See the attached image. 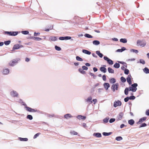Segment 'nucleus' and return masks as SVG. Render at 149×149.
<instances>
[{"label": "nucleus", "instance_id": "f257e3e1", "mask_svg": "<svg viewBox=\"0 0 149 149\" xmlns=\"http://www.w3.org/2000/svg\"><path fill=\"white\" fill-rule=\"evenodd\" d=\"M20 59L19 58H17L14 59L12 61H10L9 64L10 66H13L18 63V61H20Z\"/></svg>", "mask_w": 149, "mask_h": 149}, {"label": "nucleus", "instance_id": "f03ea898", "mask_svg": "<svg viewBox=\"0 0 149 149\" xmlns=\"http://www.w3.org/2000/svg\"><path fill=\"white\" fill-rule=\"evenodd\" d=\"M137 84L134 83L131 85L129 87V91H132L133 92H135L137 90L136 87L137 86Z\"/></svg>", "mask_w": 149, "mask_h": 149}, {"label": "nucleus", "instance_id": "7ed1b4c3", "mask_svg": "<svg viewBox=\"0 0 149 149\" xmlns=\"http://www.w3.org/2000/svg\"><path fill=\"white\" fill-rule=\"evenodd\" d=\"M138 46H140L141 47H143L145 46L146 42L145 40H138L137 42Z\"/></svg>", "mask_w": 149, "mask_h": 149}, {"label": "nucleus", "instance_id": "20e7f679", "mask_svg": "<svg viewBox=\"0 0 149 149\" xmlns=\"http://www.w3.org/2000/svg\"><path fill=\"white\" fill-rule=\"evenodd\" d=\"M124 113L123 112H120L119 114L117 116L116 118V120L118 121L121 120L123 116Z\"/></svg>", "mask_w": 149, "mask_h": 149}, {"label": "nucleus", "instance_id": "39448f33", "mask_svg": "<svg viewBox=\"0 0 149 149\" xmlns=\"http://www.w3.org/2000/svg\"><path fill=\"white\" fill-rule=\"evenodd\" d=\"M10 95L12 97H17L19 95L18 93L16 91L13 90L10 92Z\"/></svg>", "mask_w": 149, "mask_h": 149}, {"label": "nucleus", "instance_id": "423d86ee", "mask_svg": "<svg viewBox=\"0 0 149 149\" xmlns=\"http://www.w3.org/2000/svg\"><path fill=\"white\" fill-rule=\"evenodd\" d=\"M5 33L7 34L10 36H15L17 35L18 33V32H9V31H6L5 32Z\"/></svg>", "mask_w": 149, "mask_h": 149}, {"label": "nucleus", "instance_id": "0eeeda50", "mask_svg": "<svg viewBox=\"0 0 149 149\" xmlns=\"http://www.w3.org/2000/svg\"><path fill=\"white\" fill-rule=\"evenodd\" d=\"M23 47V45L19 44H16L15 45H14L13 47V50H15V49H19L20 48H22Z\"/></svg>", "mask_w": 149, "mask_h": 149}, {"label": "nucleus", "instance_id": "6e6552de", "mask_svg": "<svg viewBox=\"0 0 149 149\" xmlns=\"http://www.w3.org/2000/svg\"><path fill=\"white\" fill-rule=\"evenodd\" d=\"M122 103L120 101L118 100L117 101H115L114 102L113 106L115 107H116L117 106H120L121 105Z\"/></svg>", "mask_w": 149, "mask_h": 149}, {"label": "nucleus", "instance_id": "1a4fd4ad", "mask_svg": "<svg viewBox=\"0 0 149 149\" xmlns=\"http://www.w3.org/2000/svg\"><path fill=\"white\" fill-rule=\"evenodd\" d=\"M104 60L107 61L108 63L109 64L112 65L113 64V61L111 59H109L106 56H104Z\"/></svg>", "mask_w": 149, "mask_h": 149}, {"label": "nucleus", "instance_id": "9d476101", "mask_svg": "<svg viewBox=\"0 0 149 149\" xmlns=\"http://www.w3.org/2000/svg\"><path fill=\"white\" fill-rule=\"evenodd\" d=\"M71 37L70 36L61 37L59 39L60 40H67L71 39Z\"/></svg>", "mask_w": 149, "mask_h": 149}, {"label": "nucleus", "instance_id": "9b49d317", "mask_svg": "<svg viewBox=\"0 0 149 149\" xmlns=\"http://www.w3.org/2000/svg\"><path fill=\"white\" fill-rule=\"evenodd\" d=\"M25 108L26 109L27 111L30 112H34L36 111V110L35 109L27 106H26Z\"/></svg>", "mask_w": 149, "mask_h": 149}, {"label": "nucleus", "instance_id": "f8f14e48", "mask_svg": "<svg viewBox=\"0 0 149 149\" xmlns=\"http://www.w3.org/2000/svg\"><path fill=\"white\" fill-rule=\"evenodd\" d=\"M92 97H88L87 99H85V101L86 102H87L89 104H91L92 103Z\"/></svg>", "mask_w": 149, "mask_h": 149}, {"label": "nucleus", "instance_id": "ddd939ff", "mask_svg": "<svg viewBox=\"0 0 149 149\" xmlns=\"http://www.w3.org/2000/svg\"><path fill=\"white\" fill-rule=\"evenodd\" d=\"M127 80L129 85L132 84L131 76L130 74L128 76L127 78Z\"/></svg>", "mask_w": 149, "mask_h": 149}, {"label": "nucleus", "instance_id": "4468645a", "mask_svg": "<svg viewBox=\"0 0 149 149\" xmlns=\"http://www.w3.org/2000/svg\"><path fill=\"white\" fill-rule=\"evenodd\" d=\"M147 118L146 117H143L139 119V121L137 122V124H140L141 123L146 120Z\"/></svg>", "mask_w": 149, "mask_h": 149}, {"label": "nucleus", "instance_id": "2eb2a0df", "mask_svg": "<svg viewBox=\"0 0 149 149\" xmlns=\"http://www.w3.org/2000/svg\"><path fill=\"white\" fill-rule=\"evenodd\" d=\"M31 39H33L37 41H40L42 40V38L39 37H35L33 36L30 37L29 38Z\"/></svg>", "mask_w": 149, "mask_h": 149}, {"label": "nucleus", "instance_id": "dca6fc26", "mask_svg": "<svg viewBox=\"0 0 149 149\" xmlns=\"http://www.w3.org/2000/svg\"><path fill=\"white\" fill-rule=\"evenodd\" d=\"M106 90H107L110 87V85L108 83H105L103 84Z\"/></svg>", "mask_w": 149, "mask_h": 149}, {"label": "nucleus", "instance_id": "f3484780", "mask_svg": "<svg viewBox=\"0 0 149 149\" xmlns=\"http://www.w3.org/2000/svg\"><path fill=\"white\" fill-rule=\"evenodd\" d=\"M9 71L8 68H6L3 69L2 73L4 74H7L9 73Z\"/></svg>", "mask_w": 149, "mask_h": 149}, {"label": "nucleus", "instance_id": "a211bd4d", "mask_svg": "<svg viewBox=\"0 0 149 149\" xmlns=\"http://www.w3.org/2000/svg\"><path fill=\"white\" fill-rule=\"evenodd\" d=\"M57 39L56 37L51 36L49 37V40L50 41H54L57 40Z\"/></svg>", "mask_w": 149, "mask_h": 149}, {"label": "nucleus", "instance_id": "6ab92c4d", "mask_svg": "<svg viewBox=\"0 0 149 149\" xmlns=\"http://www.w3.org/2000/svg\"><path fill=\"white\" fill-rule=\"evenodd\" d=\"M82 52L85 54L88 55H90L91 54L90 51L85 49H83L82 50Z\"/></svg>", "mask_w": 149, "mask_h": 149}, {"label": "nucleus", "instance_id": "aec40b11", "mask_svg": "<svg viewBox=\"0 0 149 149\" xmlns=\"http://www.w3.org/2000/svg\"><path fill=\"white\" fill-rule=\"evenodd\" d=\"M100 70L101 72L104 73L106 72H107L106 68L104 67H100Z\"/></svg>", "mask_w": 149, "mask_h": 149}, {"label": "nucleus", "instance_id": "412c9836", "mask_svg": "<svg viewBox=\"0 0 149 149\" xmlns=\"http://www.w3.org/2000/svg\"><path fill=\"white\" fill-rule=\"evenodd\" d=\"M77 118L79 119H82V120H85L86 118V117L85 116H83L81 115H79L78 116Z\"/></svg>", "mask_w": 149, "mask_h": 149}, {"label": "nucleus", "instance_id": "4be33fe9", "mask_svg": "<svg viewBox=\"0 0 149 149\" xmlns=\"http://www.w3.org/2000/svg\"><path fill=\"white\" fill-rule=\"evenodd\" d=\"M93 44L95 45H97L100 44L99 41L97 40H95L93 42Z\"/></svg>", "mask_w": 149, "mask_h": 149}, {"label": "nucleus", "instance_id": "5701e85b", "mask_svg": "<svg viewBox=\"0 0 149 149\" xmlns=\"http://www.w3.org/2000/svg\"><path fill=\"white\" fill-rule=\"evenodd\" d=\"M93 135V136H95L97 137H100L102 136L101 133H94Z\"/></svg>", "mask_w": 149, "mask_h": 149}, {"label": "nucleus", "instance_id": "b1692460", "mask_svg": "<svg viewBox=\"0 0 149 149\" xmlns=\"http://www.w3.org/2000/svg\"><path fill=\"white\" fill-rule=\"evenodd\" d=\"M96 54L100 58H102L103 56L102 54L100 53V52L99 51H97L96 52Z\"/></svg>", "mask_w": 149, "mask_h": 149}, {"label": "nucleus", "instance_id": "393cba45", "mask_svg": "<svg viewBox=\"0 0 149 149\" xmlns=\"http://www.w3.org/2000/svg\"><path fill=\"white\" fill-rule=\"evenodd\" d=\"M134 121L133 119H131L129 120L128 123L131 125H132L134 123Z\"/></svg>", "mask_w": 149, "mask_h": 149}, {"label": "nucleus", "instance_id": "a878e982", "mask_svg": "<svg viewBox=\"0 0 149 149\" xmlns=\"http://www.w3.org/2000/svg\"><path fill=\"white\" fill-rule=\"evenodd\" d=\"M64 117L66 119H68V118H70L73 117L70 114H67L65 115L64 116Z\"/></svg>", "mask_w": 149, "mask_h": 149}, {"label": "nucleus", "instance_id": "bb28decb", "mask_svg": "<svg viewBox=\"0 0 149 149\" xmlns=\"http://www.w3.org/2000/svg\"><path fill=\"white\" fill-rule=\"evenodd\" d=\"M143 71L146 74H148V73H149V70L147 67H145L143 69Z\"/></svg>", "mask_w": 149, "mask_h": 149}, {"label": "nucleus", "instance_id": "cd10ccee", "mask_svg": "<svg viewBox=\"0 0 149 149\" xmlns=\"http://www.w3.org/2000/svg\"><path fill=\"white\" fill-rule=\"evenodd\" d=\"M108 70L109 73H114V70L111 68L109 67L108 68Z\"/></svg>", "mask_w": 149, "mask_h": 149}, {"label": "nucleus", "instance_id": "c85d7f7f", "mask_svg": "<svg viewBox=\"0 0 149 149\" xmlns=\"http://www.w3.org/2000/svg\"><path fill=\"white\" fill-rule=\"evenodd\" d=\"M120 41L123 43H125L127 42V40L125 38H121L120 40Z\"/></svg>", "mask_w": 149, "mask_h": 149}, {"label": "nucleus", "instance_id": "c756f323", "mask_svg": "<svg viewBox=\"0 0 149 149\" xmlns=\"http://www.w3.org/2000/svg\"><path fill=\"white\" fill-rule=\"evenodd\" d=\"M129 91V89L128 88H126L124 91V93L125 95H127L128 93V91Z\"/></svg>", "mask_w": 149, "mask_h": 149}, {"label": "nucleus", "instance_id": "7c9ffc66", "mask_svg": "<svg viewBox=\"0 0 149 149\" xmlns=\"http://www.w3.org/2000/svg\"><path fill=\"white\" fill-rule=\"evenodd\" d=\"M120 65L119 63H116L113 65V67L116 68H118L120 67Z\"/></svg>", "mask_w": 149, "mask_h": 149}, {"label": "nucleus", "instance_id": "2f4dec72", "mask_svg": "<svg viewBox=\"0 0 149 149\" xmlns=\"http://www.w3.org/2000/svg\"><path fill=\"white\" fill-rule=\"evenodd\" d=\"M116 79L114 78H112L110 80V82L111 83L114 84L116 82Z\"/></svg>", "mask_w": 149, "mask_h": 149}, {"label": "nucleus", "instance_id": "473e14b6", "mask_svg": "<svg viewBox=\"0 0 149 149\" xmlns=\"http://www.w3.org/2000/svg\"><path fill=\"white\" fill-rule=\"evenodd\" d=\"M19 139L21 141H27L28 140V139L27 138H22L19 137Z\"/></svg>", "mask_w": 149, "mask_h": 149}, {"label": "nucleus", "instance_id": "72a5a7b5", "mask_svg": "<svg viewBox=\"0 0 149 149\" xmlns=\"http://www.w3.org/2000/svg\"><path fill=\"white\" fill-rule=\"evenodd\" d=\"M111 133H112L111 132L109 133L104 132L102 134L104 136H108L110 135Z\"/></svg>", "mask_w": 149, "mask_h": 149}, {"label": "nucleus", "instance_id": "f704fd0d", "mask_svg": "<svg viewBox=\"0 0 149 149\" xmlns=\"http://www.w3.org/2000/svg\"><path fill=\"white\" fill-rule=\"evenodd\" d=\"M84 36L87 38H93V36L91 35H90L88 34H85Z\"/></svg>", "mask_w": 149, "mask_h": 149}, {"label": "nucleus", "instance_id": "c9c22d12", "mask_svg": "<svg viewBox=\"0 0 149 149\" xmlns=\"http://www.w3.org/2000/svg\"><path fill=\"white\" fill-rule=\"evenodd\" d=\"M76 59L77 61H83V59L79 56H77L76 57Z\"/></svg>", "mask_w": 149, "mask_h": 149}, {"label": "nucleus", "instance_id": "e433bc0d", "mask_svg": "<svg viewBox=\"0 0 149 149\" xmlns=\"http://www.w3.org/2000/svg\"><path fill=\"white\" fill-rule=\"evenodd\" d=\"M79 71L82 74H85L86 73V72L83 70L81 68H79Z\"/></svg>", "mask_w": 149, "mask_h": 149}, {"label": "nucleus", "instance_id": "4c0bfd02", "mask_svg": "<svg viewBox=\"0 0 149 149\" xmlns=\"http://www.w3.org/2000/svg\"><path fill=\"white\" fill-rule=\"evenodd\" d=\"M123 138L121 136H118L116 137V140L118 141H120Z\"/></svg>", "mask_w": 149, "mask_h": 149}, {"label": "nucleus", "instance_id": "58836bf2", "mask_svg": "<svg viewBox=\"0 0 149 149\" xmlns=\"http://www.w3.org/2000/svg\"><path fill=\"white\" fill-rule=\"evenodd\" d=\"M21 33L24 34L26 35L28 34L29 33V32L27 31H22L21 32Z\"/></svg>", "mask_w": 149, "mask_h": 149}, {"label": "nucleus", "instance_id": "ea45409f", "mask_svg": "<svg viewBox=\"0 0 149 149\" xmlns=\"http://www.w3.org/2000/svg\"><path fill=\"white\" fill-rule=\"evenodd\" d=\"M27 118L30 120H31L33 119V117L31 115H28L27 116Z\"/></svg>", "mask_w": 149, "mask_h": 149}, {"label": "nucleus", "instance_id": "a19ab883", "mask_svg": "<svg viewBox=\"0 0 149 149\" xmlns=\"http://www.w3.org/2000/svg\"><path fill=\"white\" fill-rule=\"evenodd\" d=\"M55 49L57 51H60L61 50V47H58V46L56 45L55 46Z\"/></svg>", "mask_w": 149, "mask_h": 149}, {"label": "nucleus", "instance_id": "79ce46f5", "mask_svg": "<svg viewBox=\"0 0 149 149\" xmlns=\"http://www.w3.org/2000/svg\"><path fill=\"white\" fill-rule=\"evenodd\" d=\"M139 62L141 63H142L143 64H145V61L143 59H140Z\"/></svg>", "mask_w": 149, "mask_h": 149}, {"label": "nucleus", "instance_id": "37998d69", "mask_svg": "<svg viewBox=\"0 0 149 149\" xmlns=\"http://www.w3.org/2000/svg\"><path fill=\"white\" fill-rule=\"evenodd\" d=\"M115 86H116V84H113L111 86V89L113 90V92L115 91Z\"/></svg>", "mask_w": 149, "mask_h": 149}, {"label": "nucleus", "instance_id": "c03bdc74", "mask_svg": "<svg viewBox=\"0 0 149 149\" xmlns=\"http://www.w3.org/2000/svg\"><path fill=\"white\" fill-rule=\"evenodd\" d=\"M121 80L123 82H125L126 81L125 79L123 77H121L120 78Z\"/></svg>", "mask_w": 149, "mask_h": 149}, {"label": "nucleus", "instance_id": "a18cd8bd", "mask_svg": "<svg viewBox=\"0 0 149 149\" xmlns=\"http://www.w3.org/2000/svg\"><path fill=\"white\" fill-rule=\"evenodd\" d=\"M109 120V118H106L103 119V121L104 123H107L108 122Z\"/></svg>", "mask_w": 149, "mask_h": 149}, {"label": "nucleus", "instance_id": "49530a36", "mask_svg": "<svg viewBox=\"0 0 149 149\" xmlns=\"http://www.w3.org/2000/svg\"><path fill=\"white\" fill-rule=\"evenodd\" d=\"M10 40L6 41L4 42L5 44L6 45H9L10 44Z\"/></svg>", "mask_w": 149, "mask_h": 149}, {"label": "nucleus", "instance_id": "de8ad7c7", "mask_svg": "<svg viewBox=\"0 0 149 149\" xmlns=\"http://www.w3.org/2000/svg\"><path fill=\"white\" fill-rule=\"evenodd\" d=\"M130 51L131 52H134L136 53H137L138 52V51L137 50L134 49H131Z\"/></svg>", "mask_w": 149, "mask_h": 149}, {"label": "nucleus", "instance_id": "09e8293b", "mask_svg": "<svg viewBox=\"0 0 149 149\" xmlns=\"http://www.w3.org/2000/svg\"><path fill=\"white\" fill-rule=\"evenodd\" d=\"M147 125L146 123H142L141 125L139 127H143L146 126Z\"/></svg>", "mask_w": 149, "mask_h": 149}, {"label": "nucleus", "instance_id": "8fccbe9b", "mask_svg": "<svg viewBox=\"0 0 149 149\" xmlns=\"http://www.w3.org/2000/svg\"><path fill=\"white\" fill-rule=\"evenodd\" d=\"M129 73V70L128 69H125L124 71V73L125 74H128Z\"/></svg>", "mask_w": 149, "mask_h": 149}, {"label": "nucleus", "instance_id": "3c124183", "mask_svg": "<svg viewBox=\"0 0 149 149\" xmlns=\"http://www.w3.org/2000/svg\"><path fill=\"white\" fill-rule=\"evenodd\" d=\"M89 74L91 76L93 77V78L95 79V77H96V76H95L94 74L92 73H91V72H89Z\"/></svg>", "mask_w": 149, "mask_h": 149}, {"label": "nucleus", "instance_id": "603ef678", "mask_svg": "<svg viewBox=\"0 0 149 149\" xmlns=\"http://www.w3.org/2000/svg\"><path fill=\"white\" fill-rule=\"evenodd\" d=\"M115 120V119L112 118L111 119L109 120V122L110 123H112L114 122Z\"/></svg>", "mask_w": 149, "mask_h": 149}, {"label": "nucleus", "instance_id": "864d4df0", "mask_svg": "<svg viewBox=\"0 0 149 149\" xmlns=\"http://www.w3.org/2000/svg\"><path fill=\"white\" fill-rule=\"evenodd\" d=\"M70 133L71 134L73 135H76L77 134V133L74 131H73L71 132H70Z\"/></svg>", "mask_w": 149, "mask_h": 149}, {"label": "nucleus", "instance_id": "5fc2aeb1", "mask_svg": "<svg viewBox=\"0 0 149 149\" xmlns=\"http://www.w3.org/2000/svg\"><path fill=\"white\" fill-rule=\"evenodd\" d=\"M82 69L83 70H87L88 69V68L86 66H82Z\"/></svg>", "mask_w": 149, "mask_h": 149}, {"label": "nucleus", "instance_id": "6e6d98bb", "mask_svg": "<svg viewBox=\"0 0 149 149\" xmlns=\"http://www.w3.org/2000/svg\"><path fill=\"white\" fill-rule=\"evenodd\" d=\"M129 100H133L135 98V96H130L129 97Z\"/></svg>", "mask_w": 149, "mask_h": 149}, {"label": "nucleus", "instance_id": "4d7b16f0", "mask_svg": "<svg viewBox=\"0 0 149 149\" xmlns=\"http://www.w3.org/2000/svg\"><path fill=\"white\" fill-rule=\"evenodd\" d=\"M119 84L118 83H116V86H115V89L116 90H117L118 89Z\"/></svg>", "mask_w": 149, "mask_h": 149}, {"label": "nucleus", "instance_id": "13d9d810", "mask_svg": "<svg viewBox=\"0 0 149 149\" xmlns=\"http://www.w3.org/2000/svg\"><path fill=\"white\" fill-rule=\"evenodd\" d=\"M129 100V97H127L124 99V101L125 102H127Z\"/></svg>", "mask_w": 149, "mask_h": 149}, {"label": "nucleus", "instance_id": "bf43d9fd", "mask_svg": "<svg viewBox=\"0 0 149 149\" xmlns=\"http://www.w3.org/2000/svg\"><path fill=\"white\" fill-rule=\"evenodd\" d=\"M102 79L104 81H105L106 80V76L105 75H104L102 76Z\"/></svg>", "mask_w": 149, "mask_h": 149}, {"label": "nucleus", "instance_id": "052dcab7", "mask_svg": "<svg viewBox=\"0 0 149 149\" xmlns=\"http://www.w3.org/2000/svg\"><path fill=\"white\" fill-rule=\"evenodd\" d=\"M39 133H37L33 137V138L34 139L36 138L38 136H39Z\"/></svg>", "mask_w": 149, "mask_h": 149}, {"label": "nucleus", "instance_id": "680f3d73", "mask_svg": "<svg viewBox=\"0 0 149 149\" xmlns=\"http://www.w3.org/2000/svg\"><path fill=\"white\" fill-rule=\"evenodd\" d=\"M40 34V33H36L34 32V35L35 36H36L39 35Z\"/></svg>", "mask_w": 149, "mask_h": 149}, {"label": "nucleus", "instance_id": "e2e57ef3", "mask_svg": "<svg viewBox=\"0 0 149 149\" xmlns=\"http://www.w3.org/2000/svg\"><path fill=\"white\" fill-rule=\"evenodd\" d=\"M146 114L147 116H149V109H147L146 110Z\"/></svg>", "mask_w": 149, "mask_h": 149}, {"label": "nucleus", "instance_id": "0e129e2a", "mask_svg": "<svg viewBox=\"0 0 149 149\" xmlns=\"http://www.w3.org/2000/svg\"><path fill=\"white\" fill-rule=\"evenodd\" d=\"M54 116V115L53 114H52V115H50V114H48V117H50V118L53 117Z\"/></svg>", "mask_w": 149, "mask_h": 149}, {"label": "nucleus", "instance_id": "69168bd1", "mask_svg": "<svg viewBox=\"0 0 149 149\" xmlns=\"http://www.w3.org/2000/svg\"><path fill=\"white\" fill-rule=\"evenodd\" d=\"M97 100L96 99H94L92 101L94 102V104H95L97 102Z\"/></svg>", "mask_w": 149, "mask_h": 149}, {"label": "nucleus", "instance_id": "338daca9", "mask_svg": "<svg viewBox=\"0 0 149 149\" xmlns=\"http://www.w3.org/2000/svg\"><path fill=\"white\" fill-rule=\"evenodd\" d=\"M116 51L117 52H122L123 51V50L121 49H119L117 50Z\"/></svg>", "mask_w": 149, "mask_h": 149}, {"label": "nucleus", "instance_id": "774afa93", "mask_svg": "<svg viewBox=\"0 0 149 149\" xmlns=\"http://www.w3.org/2000/svg\"><path fill=\"white\" fill-rule=\"evenodd\" d=\"M93 70L94 72H96L97 70V69L95 67H94L93 68Z\"/></svg>", "mask_w": 149, "mask_h": 149}]
</instances>
